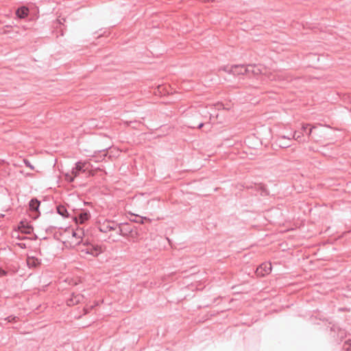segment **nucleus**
Returning <instances> with one entry per match:
<instances>
[{
  "label": "nucleus",
  "instance_id": "obj_1",
  "mask_svg": "<svg viewBox=\"0 0 351 351\" xmlns=\"http://www.w3.org/2000/svg\"><path fill=\"white\" fill-rule=\"evenodd\" d=\"M89 164L85 162H77L75 167H73L71 173L64 174L65 180L68 182H73L75 178L78 176L81 173H84L88 169Z\"/></svg>",
  "mask_w": 351,
  "mask_h": 351
},
{
  "label": "nucleus",
  "instance_id": "obj_2",
  "mask_svg": "<svg viewBox=\"0 0 351 351\" xmlns=\"http://www.w3.org/2000/svg\"><path fill=\"white\" fill-rule=\"evenodd\" d=\"M80 248L82 252L97 256L101 253V247L97 245H93V243L82 242L80 245Z\"/></svg>",
  "mask_w": 351,
  "mask_h": 351
},
{
  "label": "nucleus",
  "instance_id": "obj_3",
  "mask_svg": "<svg viewBox=\"0 0 351 351\" xmlns=\"http://www.w3.org/2000/svg\"><path fill=\"white\" fill-rule=\"evenodd\" d=\"M330 335L333 337H335V334L337 333L336 340L341 341L347 336V332L345 329L341 328L337 326L333 325L330 327Z\"/></svg>",
  "mask_w": 351,
  "mask_h": 351
},
{
  "label": "nucleus",
  "instance_id": "obj_4",
  "mask_svg": "<svg viewBox=\"0 0 351 351\" xmlns=\"http://www.w3.org/2000/svg\"><path fill=\"white\" fill-rule=\"evenodd\" d=\"M271 271V264L270 263H263L259 265L256 270L257 276L263 277Z\"/></svg>",
  "mask_w": 351,
  "mask_h": 351
},
{
  "label": "nucleus",
  "instance_id": "obj_5",
  "mask_svg": "<svg viewBox=\"0 0 351 351\" xmlns=\"http://www.w3.org/2000/svg\"><path fill=\"white\" fill-rule=\"evenodd\" d=\"M65 232H68L69 234H71L73 237L80 239V241H77L76 243L80 245L81 243L83 242V241H84L83 236L84 235V232L82 229L77 228L75 230L73 228H69L65 230Z\"/></svg>",
  "mask_w": 351,
  "mask_h": 351
},
{
  "label": "nucleus",
  "instance_id": "obj_6",
  "mask_svg": "<svg viewBox=\"0 0 351 351\" xmlns=\"http://www.w3.org/2000/svg\"><path fill=\"white\" fill-rule=\"evenodd\" d=\"M84 299V297L83 295L80 293H73L71 295V297L67 299L66 300V304L69 306H74L75 304H77L78 303L82 302Z\"/></svg>",
  "mask_w": 351,
  "mask_h": 351
},
{
  "label": "nucleus",
  "instance_id": "obj_7",
  "mask_svg": "<svg viewBox=\"0 0 351 351\" xmlns=\"http://www.w3.org/2000/svg\"><path fill=\"white\" fill-rule=\"evenodd\" d=\"M90 217V214L88 211H81L73 217V220L76 223L83 224Z\"/></svg>",
  "mask_w": 351,
  "mask_h": 351
},
{
  "label": "nucleus",
  "instance_id": "obj_8",
  "mask_svg": "<svg viewBox=\"0 0 351 351\" xmlns=\"http://www.w3.org/2000/svg\"><path fill=\"white\" fill-rule=\"evenodd\" d=\"M116 224L114 221H106L103 223L100 224L99 226V230L102 232H108L110 230H114L117 229Z\"/></svg>",
  "mask_w": 351,
  "mask_h": 351
},
{
  "label": "nucleus",
  "instance_id": "obj_9",
  "mask_svg": "<svg viewBox=\"0 0 351 351\" xmlns=\"http://www.w3.org/2000/svg\"><path fill=\"white\" fill-rule=\"evenodd\" d=\"M121 235L127 237L131 233L134 226L129 223H121Z\"/></svg>",
  "mask_w": 351,
  "mask_h": 351
},
{
  "label": "nucleus",
  "instance_id": "obj_10",
  "mask_svg": "<svg viewBox=\"0 0 351 351\" xmlns=\"http://www.w3.org/2000/svg\"><path fill=\"white\" fill-rule=\"evenodd\" d=\"M246 69H244L243 64L232 65V74L234 75H245Z\"/></svg>",
  "mask_w": 351,
  "mask_h": 351
},
{
  "label": "nucleus",
  "instance_id": "obj_11",
  "mask_svg": "<svg viewBox=\"0 0 351 351\" xmlns=\"http://www.w3.org/2000/svg\"><path fill=\"white\" fill-rule=\"evenodd\" d=\"M245 188L247 189L254 188L256 190L260 191L261 195H267L268 194L267 190L265 186L263 184H262V183H259V184H256L255 183L254 184V186L252 184L246 185Z\"/></svg>",
  "mask_w": 351,
  "mask_h": 351
},
{
  "label": "nucleus",
  "instance_id": "obj_12",
  "mask_svg": "<svg viewBox=\"0 0 351 351\" xmlns=\"http://www.w3.org/2000/svg\"><path fill=\"white\" fill-rule=\"evenodd\" d=\"M40 264V261L34 256H27V265L29 268H35Z\"/></svg>",
  "mask_w": 351,
  "mask_h": 351
},
{
  "label": "nucleus",
  "instance_id": "obj_13",
  "mask_svg": "<svg viewBox=\"0 0 351 351\" xmlns=\"http://www.w3.org/2000/svg\"><path fill=\"white\" fill-rule=\"evenodd\" d=\"M40 202L36 198H33L29 203V210L32 212L38 213Z\"/></svg>",
  "mask_w": 351,
  "mask_h": 351
},
{
  "label": "nucleus",
  "instance_id": "obj_14",
  "mask_svg": "<svg viewBox=\"0 0 351 351\" xmlns=\"http://www.w3.org/2000/svg\"><path fill=\"white\" fill-rule=\"evenodd\" d=\"M107 156V149H104L102 150H99L98 153L95 152V154L93 156V158H95V162H99L103 160L106 156Z\"/></svg>",
  "mask_w": 351,
  "mask_h": 351
},
{
  "label": "nucleus",
  "instance_id": "obj_15",
  "mask_svg": "<svg viewBox=\"0 0 351 351\" xmlns=\"http://www.w3.org/2000/svg\"><path fill=\"white\" fill-rule=\"evenodd\" d=\"M29 14V10L27 8L23 6L17 9L16 11V16L20 19H24Z\"/></svg>",
  "mask_w": 351,
  "mask_h": 351
},
{
  "label": "nucleus",
  "instance_id": "obj_16",
  "mask_svg": "<svg viewBox=\"0 0 351 351\" xmlns=\"http://www.w3.org/2000/svg\"><path fill=\"white\" fill-rule=\"evenodd\" d=\"M285 139H288L289 141L291 140V138L290 136H281L278 139V145L280 147L286 148L289 147L290 146V144L284 143L283 141Z\"/></svg>",
  "mask_w": 351,
  "mask_h": 351
},
{
  "label": "nucleus",
  "instance_id": "obj_17",
  "mask_svg": "<svg viewBox=\"0 0 351 351\" xmlns=\"http://www.w3.org/2000/svg\"><path fill=\"white\" fill-rule=\"evenodd\" d=\"M56 210H57V213L64 217H69V213H68V211L66 208V207L63 205H58L56 207Z\"/></svg>",
  "mask_w": 351,
  "mask_h": 351
},
{
  "label": "nucleus",
  "instance_id": "obj_18",
  "mask_svg": "<svg viewBox=\"0 0 351 351\" xmlns=\"http://www.w3.org/2000/svg\"><path fill=\"white\" fill-rule=\"evenodd\" d=\"M21 226H19V229H21V230L25 233V234H30L31 232L32 231V228L29 226H25V225L23 224V222H21Z\"/></svg>",
  "mask_w": 351,
  "mask_h": 351
},
{
  "label": "nucleus",
  "instance_id": "obj_19",
  "mask_svg": "<svg viewBox=\"0 0 351 351\" xmlns=\"http://www.w3.org/2000/svg\"><path fill=\"white\" fill-rule=\"evenodd\" d=\"M138 237V231H137L136 228L134 227L133 228L132 231L131 232V233H130L127 237L132 239L133 240V241H134L136 239H137Z\"/></svg>",
  "mask_w": 351,
  "mask_h": 351
},
{
  "label": "nucleus",
  "instance_id": "obj_20",
  "mask_svg": "<svg viewBox=\"0 0 351 351\" xmlns=\"http://www.w3.org/2000/svg\"><path fill=\"white\" fill-rule=\"evenodd\" d=\"M278 77L280 80L289 81L291 80V78L287 73L283 72H280V73L278 74Z\"/></svg>",
  "mask_w": 351,
  "mask_h": 351
},
{
  "label": "nucleus",
  "instance_id": "obj_21",
  "mask_svg": "<svg viewBox=\"0 0 351 351\" xmlns=\"http://www.w3.org/2000/svg\"><path fill=\"white\" fill-rule=\"evenodd\" d=\"M343 351H351V339L346 340L344 342Z\"/></svg>",
  "mask_w": 351,
  "mask_h": 351
},
{
  "label": "nucleus",
  "instance_id": "obj_22",
  "mask_svg": "<svg viewBox=\"0 0 351 351\" xmlns=\"http://www.w3.org/2000/svg\"><path fill=\"white\" fill-rule=\"evenodd\" d=\"M5 320H7L8 322L10 323H16L19 321V317L17 316L10 315L5 318Z\"/></svg>",
  "mask_w": 351,
  "mask_h": 351
},
{
  "label": "nucleus",
  "instance_id": "obj_23",
  "mask_svg": "<svg viewBox=\"0 0 351 351\" xmlns=\"http://www.w3.org/2000/svg\"><path fill=\"white\" fill-rule=\"evenodd\" d=\"M291 138V139H295L298 141H301V137H302V135L300 134V133H299L297 131H295L293 132V134L291 135V136H290Z\"/></svg>",
  "mask_w": 351,
  "mask_h": 351
},
{
  "label": "nucleus",
  "instance_id": "obj_24",
  "mask_svg": "<svg viewBox=\"0 0 351 351\" xmlns=\"http://www.w3.org/2000/svg\"><path fill=\"white\" fill-rule=\"evenodd\" d=\"M260 73H261V70L260 69V68L254 64V69L252 70V74L254 75H259Z\"/></svg>",
  "mask_w": 351,
  "mask_h": 351
},
{
  "label": "nucleus",
  "instance_id": "obj_25",
  "mask_svg": "<svg viewBox=\"0 0 351 351\" xmlns=\"http://www.w3.org/2000/svg\"><path fill=\"white\" fill-rule=\"evenodd\" d=\"M244 69L247 70V71H246L245 75L252 73V70L254 69V64H248L247 66L244 65Z\"/></svg>",
  "mask_w": 351,
  "mask_h": 351
},
{
  "label": "nucleus",
  "instance_id": "obj_26",
  "mask_svg": "<svg viewBox=\"0 0 351 351\" xmlns=\"http://www.w3.org/2000/svg\"><path fill=\"white\" fill-rule=\"evenodd\" d=\"M220 70H222L225 72H227L228 73H231L232 74V66H224L221 68L219 69V71Z\"/></svg>",
  "mask_w": 351,
  "mask_h": 351
},
{
  "label": "nucleus",
  "instance_id": "obj_27",
  "mask_svg": "<svg viewBox=\"0 0 351 351\" xmlns=\"http://www.w3.org/2000/svg\"><path fill=\"white\" fill-rule=\"evenodd\" d=\"M24 163H25L26 167H29L31 169H34V167L31 165L30 162L28 160L25 159L24 160Z\"/></svg>",
  "mask_w": 351,
  "mask_h": 351
},
{
  "label": "nucleus",
  "instance_id": "obj_28",
  "mask_svg": "<svg viewBox=\"0 0 351 351\" xmlns=\"http://www.w3.org/2000/svg\"><path fill=\"white\" fill-rule=\"evenodd\" d=\"M93 306H90L89 307H84V313L85 314L88 313L90 312V311L91 309H93Z\"/></svg>",
  "mask_w": 351,
  "mask_h": 351
},
{
  "label": "nucleus",
  "instance_id": "obj_29",
  "mask_svg": "<svg viewBox=\"0 0 351 351\" xmlns=\"http://www.w3.org/2000/svg\"><path fill=\"white\" fill-rule=\"evenodd\" d=\"M57 228V227H55V226H49L48 228H46V232H52V230L53 229H56Z\"/></svg>",
  "mask_w": 351,
  "mask_h": 351
},
{
  "label": "nucleus",
  "instance_id": "obj_30",
  "mask_svg": "<svg viewBox=\"0 0 351 351\" xmlns=\"http://www.w3.org/2000/svg\"><path fill=\"white\" fill-rule=\"evenodd\" d=\"M7 274V272L3 269L0 268V276H4Z\"/></svg>",
  "mask_w": 351,
  "mask_h": 351
},
{
  "label": "nucleus",
  "instance_id": "obj_31",
  "mask_svg": "<svg viewBox=\"0 0 351 351\" xmlns=\"http://www.w3.org/2000/svg\"><path fill=\"white\" fill-rule=\"evenodd\" d=\"M116 227H117H117L119 228V232H118V234H119V235H121V223H117V224H116Z\"/></svg>",
  "mask_w": 351,
  "mask_h": 351
},
{
  "label": "nucleus",
  "instance_id": "obj_32",
  "mask_svg": "<svg viewBox=\"0 0 351 351\" xmlns=\"http://www.w3.org/2000/svg\"><path fill=\"white\" fill-rule=\"evenodd\" d=\"M309 125H310L309 124H306V125H304H304H302V130L303 132H305V131H306V128H307V127H308V126H309Z\"/></svg>",
  "mask_w": 351,
  "mask_h": 351
},
{
  "label": "nucleus",
  "instance_id": "obj_33",
  "mask_svg": "<svg viewBox=\"0 0 351 351\" xmlns=\"http://www.w3.org/2000/svg\"><path fill=\"white\" fill-rule=\"evenodd\" d=\"M313 128H310V130H308V133H307V134H308V136H310L312 134V132H313Z\"/></svg>",
  "mask_w": 351,
  "mask_h": 351
},
{
  "label": "nucleus",
  "instance_id": "obj_34",
  "mask_svg": "<svg viewBox=\"0 0 351 351\" xmlns=\"http://www.w3.org/2000/svg\"><path fill=\"white\" fill-rule=\"evenodd\" d=\"M204 125V123H200L198 125H197V128H202Z\"/></svg>",
  "mask_w": 351,
  "mask_h": 351
},
{
  "label": "nucleus",
  "instance_id": "obj_35",
  "mask_svg": "<svg viewBox=\"0 0 351 351\" xmlns=\"http://www.w3.org/2000/svg\"><path fill=\"white\" fill-rule=\"evenodd\" d=\"M205 1H208V2H210V1H213L214 0H204Z\"/></svg>",
  "mask_w": 351,
  "mask_h": 351
}]
</instances>
